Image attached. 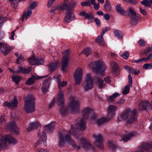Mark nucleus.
<instances>
[{
  "label": "nucleus",
  "instance_id": "nucleus-1",
  "mask_svg": "<svg viewBox=\"0 0 152 152\" xmlns=\"http://www.w3.org/2000/svg\"><path fill=\"white\" fill-rule=\"evenodd\" d=\"M76 126H71V129L69 132L71 134H74L76 137L80 139V146L77 145L75 144V141L71 138L69 135L66 134L65 137L64 133L63 131L59 132V145L60 146H63L66 141L71 145L77 150H80L81 148H82L83 150L88 151L93 149L94 148V146L91 144L88 139L86 138H82V135H79V130L76 129Z\"/></svg>",
  "mask_w": 152,
  "mask_h": 152
},
{
  "label": "nucleus",
  "instance_id": "nucleus-2",
  "mask_svg": "<svg viewBox=\"0 0 152 152\" xmlns=\"http://www.w3.org/2000/svg\"><path fill=\"white\" fill-rule=\"evenodd\" d=\"M76 5V3L72 4L68 0H64L63 3L54 6L52 8L51 12L54 11L66 10V16L64 19L65 23H68L75 19L74 14L72 12L73 8Z\"/></svg>",
  "mask_w": 152,
  "mask_h": 152
},
{
  "label": "nucleus",
  "instance_id": "nucleus-3",
  "mask_svg": "<svg viewBox=\"0 0 152 152\" xmlns=\"http://www.w3.org/2000/svg\"><path fill=\"white\" fill-rule=\"evenodd\" d=\"M59 112L61 115H65L69 110H70L74 113L78 111L79 109V105L77 98L71 97L70 98V102L68 108L64 107L63 105H61Z\"/></svg>",
  "mask_w": 152,
  "mask_h": 152
},
{
  "label": "nucleus",
  "instance_id": "nucleus-4",
  "mask_svg": "<svg viewBox=\"0 0 152 152\" xmlns=\"http://www.w3.org/2000/svg\"><path fill=\"white\" fill-rule=\"evenodd\" d=\"M88 67L99 76H104V72L106 69V67L101 60L91 62L88 64Z\"/></svg>",
  "mask_w": 152,
  "mask_h": 152
},
{
  "label": "nucleus",
  "instance_id": "nucleus-5",
  "mask_svg": "<svg viewBox=\"0 0 152 152\" xmlns=\"http://www.w3.org/2000/svg\"><path fill=\"white\" fill-rule=\"evenodd\" d=\"M136 117V111L135 110L131 111L128 109L121 114L118 118V121H122L126 120V124H130L135 120Z\"/></svg>",
  "mask_w": 152,
  "mask_h": 152
},
{
  "label": "nucleus",
  "instance_id": "nucleus-6",
  "mask_svg": "<svg viewBox=\"0 0 152 152\" xmlns=\"http://www.w3.org/2000/svg\"><path fill=\"white\" fill-rule=\"evenodd\" d=\"M55 123L53 122L48 125L44 126L45 129L43 131L39 132L38 136L39 138V140L34 145V147L37 148L38 146L41 144L42 142L45 141L47 137L45 136V132H50L53 130L54 128Z\"/></svg>",
  "mask_w": 152,
  "mask_h": 152
},
{
  "label": "nucleus",
  "instance_id": "nucleus-7",
  "mask_svg": "<svg viewBox=\"0 0 152 152\" xmlns=\"http://www.w3.org/2000/svg\"><path fill=\"white\" fill-rule=\"evenodd\" d=\"M24 109L27 113H32L35 110L34 101V96L31 94L28 95L26 97Z\"/></svg>",
  "mask_w": 152,
  "mask_h": 152
},
{
  "label": "nucleus",
  "instance_id": "nucleus-8",
  "mask_svg": "<svg viewBox=\"0 0 152 152\" xmlns=\"http://www.w3.org/2000/svg\"><path fill=\"white\" fill-rule=\"evenodd\" d=\"M92 112V110L89 107H87L83 110L82 113L83 115V118L81 119L77 123V126L80 130H83L86 128L85 119L87 118Z\"/></svg>",
  "mask_w": 152,
  "mask_h": 152
},
{
  "label": "nucleus",
  "instance_id": "nucleus-9",
  "mask_svg": "<svg viewBox=\"0 0 152 152\" xmlns=\"http://www.w3.org/2000/svg\"><path fill=\"white\" fill-rule=\"evenodd\" d=\"M17 142V140L10 135H3L0 136V146L1 148L6 147L9 143L14 144Z\"/></svg>",
  "mask_w": 152,
  "mask_h": 152
},
{
  "label": "nucleus",
  "instance_id": "nucleus-10",
  "mask_svg": "<svg viewBox=\"0 0 152 152\" xmlns=\"http://www.w3.org/2000/svg\"><path fill=\"white\" fill-rule=\"evenodd\" d=\"M94 79L90 73L88 74L85 77V83L84 87L86 91L88 90L93 88Z\"/></svg>",
  "mask_w": 152,
  "mask_h": 152
},
{
  "label": "nucleus",
  "instance_id": "nucleus-11",
  "mask_svg": "<svg viewBox=\"0 0 152 152\" xmlns=\"http://www.w3.org/2000/svg\"><path fill=\"white\" fill-rule=\"evenodd\" d=\"M70 50L69 49L66 50L64 51L63 56L62 59V69L64 72L66 71V68L68 66V56Z\"/></svg>",
  "mask_w": 152,
  "mask_h": 152
},
{
  "label": "nucleus",
  "instance_id": "nucleus-12",
  "mask_svg": "<svg viewBox=\"0 0 152 152\" xmlns=\"http://www.w3.org/2000/svg\"><path fill=\"white\" fill-rule=\"evenodd\" d=\"M111 77L108 76L104 79V82L102 79L99 78H97L96 80V83L99 88H104L105 85L106 83H109L111 81Z\"/></svg>",
  "mask_w": 152,
  "mask_h": 152
},
{
  "label": "nucleus",
  "instance_id": "nucleus-13",
  "mask_svg": "<svg viewBox=\"0 0 152 152\" xmlns=\"http://www.w3.org/2000/svg\"><path fill=\"white\" fill-rule=\"evenodd\" d=\"M93 137L94 139V143L96 146L102 148L103 147L102 143V136L101 134H94Z\"/></svg>",
  "mask_w": 152,
  "mask_h": 152
},
{
  "label": "nucleus",
  "instance_id": "nucleus-14",
  "mask_svg": "<svg viewBox=\"0 0 152 152\" xmlns=\"http://www.w3.org/2000/svg\"><path fill=\"white\" fill-rule=\"evenodd\" d=\"M5 126L7 130L15 132L17 135L19 134V129L16 127L15 123L14 121L8 123L5 125Z\"/></svg>",
  "mask_w": 152,
  "mask_h": 152
},
{
  "label": "nucleus",
  "instance_id": "nucleus-15",
  "mask_svg": "<svg viewBox=\"0 0 152 152\" xmlns=\"http://www.w3.org/2000/svg\"><path fill=\"white\" fill-rule=\"evenodd\" d=\"M82 77V69L78 68L76 69L74 73V78L75 83L76 84H80Z\"/></svg>",
  "mask_w": 152,
  "mask_h": 152
},
{
  "label": "nucleus",
  "instance_id": "nucleus-16",
  "mask_svg": "<svg viewBox=\"0 0 152 152\" xmlns=\"http://www.w3.org/2000/svg\"><path fill=\"white\" fill-rule=\"evenodd\" d=\"M28 61L30 64L33 65L42 64L45 63L43 58H36L34 57L28 58Z\"/></svg>",
  "mask_w": 152,
  "mask_h": 152
},
{
  "label": "nucleus",
  "instance_id": "nucleus-17",
  "mask_svg": "<svg viewBox=\"0 0 152 152\" xmlns=\"http://www.w3.org/2000/svg\"><path fill=\"white\" fill-rule=\"evenodd\" d=\"M116 110V107L115 106L113 105L109 106L107 107V117L110 120L112 119L115 116Z\"/></svg>",
  "mask_w": 152,
  "mask_h": 152
},
{
  "label": "nucleus",
  "instance_id": "nucleus-18",
  "mask_svg": "<svg viewBox=\"0 0 152 152\" xmlns=\"http://www.w3.org/2000/svg\"><path fill=\"white\" fill-rule=\"evenodd\" d=\"M31 68L30 67H29L28 68H26L23 67H19L17 68V70L15 72H14L11 69L10 70L13 73L16 72L26 74L29 73L31 71Z\"/></svg>",
  "mask_w": 152,
  "mask_h": 152
},
{
  "label": "nucleus",
  "instance_id": "nucleus-19",
  "mask_svg": "<svg viewBox=\"0 0 152 152\" xmlns=\"http://www.w3.org/2000/svg\"><path fill=\"white\" fill-rule=\"evenodd\" d=\"M64 92L61 90L59 91L58 94V96L57 102L58 103L59 106L62 105V106L64 103Z\"/></svg>",
  "mask_w": 152,
  "mask_h": 152
},
{
  "label": "nucleus",
  "instance_id": "nucleus-20",
  "mask_svg": "<svg viewBox=\"0 0 152 152\" xmlns=\"http://www.w3.org/2000/svg\"><path fill=\"white\" fill-rule=\"evenodd\" d=\"M18 104L17 99L15 97L13 100L10 103L8 102H5L4 103L3 105L5 107L14 108L17 107Z\"/></svg>",
  "mask_w": 152,
  "mask_h": 152
},
{
  "label": "nucleus",
  "instance_id": "nucleus-21",
  "mask_svg": "<svg viewBox=\"0 0 152 152\" xmlns=\"http://www.w3.org/2000/svg\"><path fill=\"white\" fill-rule=\"evenodd\" d=\"M11 49V47L4 42H3V45L1 47V52L4 55L8 54Z\"/></svg>",
  "mask_w": 152,
  "mask_h": 152
},
{
  "label": "nucleus",
  "instance_id": "nucleus-22",
  "mask_svg": "<svg viewBox=\"0 0 152 152\" xmlns=\"http://www.w3.org/2000/svg\"><path fill=\"white\" fill-rule=\"evenodd\" d=\"M54 78L57 83L59 90H60L61 87L66 86L67 84L66 81H63L61 82L60 78L58 76L55 77Z\"/></svg>",
  "mask_w": 152,
  "mask_h": 152
},
{
  "label": "nucleus",
  "instance_id": "nucleus-23",
  "mask_svg": "<svg viewBox=\"0 0 152 152\" xmlns=\"http://www.w3.org/2000/svg\"><path fill=\"white\" fill-rule=\"evenodd\" d=\"M128 78L129 83L130 86L127 85L125 86V88L123 90L122 93L124 95H126L129 93L130 90L129 86L130 87L132 86V78L130 74L129 75Z\"/></svg>",
  "mask_w": 152,
  "mask_h": 152
},
{
  "label": "nucleus",
  "instance_id": "nucleus-24",
  "mask_svg": "<svg viewBox=\"0 0 152 152\" xmlns=\"http://www.w3.org/2000/svg\"><path fill=\"white\" fill-rule=\"evenodd\" d=\"M50 79L48 78L43 83L42 86V91L43 93H46L49 88Z\"/></svg>",
  "mask_w": 152,
  "mask_h": 152
},
{
  "label": "nucleus",
  "instance_id": "nucleus-25",
  "mask_svg": "<svg viewBox=\"0 0 152 152\" xmlns=\"http://www.w3.org/2000/svg\"><path fill=\"white\" fill-rule=\"evenodd\" d=\"M59 67V64L57 61L52 62L49 64V68L50 71L52 72L57 69Z\"/></svg>",
  "mask_w": 152,
  "mask_h": 152
},
{
  "label": "nucleus",
  "instance_id": "nucleus-26",
  "mask_svg": "<svg viewBox=\"0 0 152 152\" xmlns=\"http://www.w3.org/2000/svg\"><path fill=\"white\" fill-rule=\"evenodd\" d=\"M47 76H33L32 77L29 78L26 82V84L29 85L33 84L35 80H38L40 78L46 77Z\"/></svg>",
  "mask_w": 152,
  "mask_h": 152
},
{
  "label": "nucleus",
  "instance_id": "nucleus-27",
  "mask_svg": "<svg viewBox=\"0 0 152 152\" xmlns=\"http://www.w3.org/2000/svg\"><path fill=\"white\" fill-rule=\"evenodd\" d=\"M110 67L113 73L117 72L118 71V66L117 64L115 62L112 61L111 62Z\"/></svg>",
  "mask_w": 152,
  "mask_h": 152
},
{
  "label": "nucleus",
  "instance_id": "nucleus-28",
  "mask_svg": "<svg viewBox=\"0 0 152 152\" xmlns=\"http://www.w3.org/2000/svg\"><path fill=\"white\" fill-rule=\"evenodd\" d=\"M32 13V11L29 10H28L27 12H26V11H25L22 15L21 19L22 22H23L24 18L26 19L29 18Z\"/></svg>",
  "mask_w": 152,
  "mask_h": 152
},
{
  "label": "nucleus",
  "instance_id": "nucleus-29",
  "mask_svg": "<svg viewBox=\"0 0 152 152\" xmlns=\"http://www.w3.org/2000/svg\"><path fill=\"white\" fill-rule=\"evenodd\" d=\"M40 123L38 122H32L30 124L28 128V132L30 131L31 129H34L40 126Z\"/></svg>",
  "mask_w": 152,
  "mask_h": 152
},
{
  "label": "nucleus",
  "instance_id": "nucleus-30",
  "mask_svg": "<svg viewBox=\"0 0 152 152\" xmlns=\"http://www.w3.org/2000/svg\"><path fill=\"white\" fill-rule=\"evenodd\" d=\"M134 135V134L132 133L123 135L121 137L122 140L124 142H126L130 140Z\"/></svg>",
  "mask_w": 152,
  "mask_h": 152
},
{
  "label": "nucleus",
  "instance_id": "nucleus-31",
  "mask_svg": "<svg viewBox=\"0 0 152 152\" xmlns=\"http://www.w3.org/2000/svg\"><path fill=\"white\" fill-rule=\"evenodd\" d=\"M80 15L85 17L86 18L90 20L93 19L94 18L93 14L91 13H88L84 11H82L80 13Z\"/></svg>",
  "mask_w": 152,
  "mask_h": 152
},
{
  "label": "nucleus",
  "instance_id": "nucleus-32",
  "mask_svg": "<svg viewBox=\"0 0 152 152\" xmlns=\"http://www.w3.org/2000/svg\"><path fill=\"white\" fill-rule=\"evenodd\" d=\"M110 120V119L107 117L106 118H102L97 120L96 124L98 126H100L102 125L104 123L109 121Z\"/></svg>",
  "mask_w": 152,
  "mask_h": 152
},
{
  "label": "nucleus",
  "instance_id": "nucleus-33",
  "mask_svg": "<svg viewBox=\"0 0 152 152\" xmlns=\"http://www.w3.org/2000/svg\"><path fill=\"white\" fill-rule=\"evenodd\" d=\"M115 9L118 13L123 15H125L126 14V12L121 7L120 4H118L116 6Z\"/></svg>",
  "mask_w": 152,
  "mask_h": 152
},
{
  "label": "nucleus",
  "instance_id": "nucleus-34",
  "mask_svg": "<svg viewBox=\"0 0 152 152\" xmlns=\"http://www.w3.org/2000/svg\"><path fill=\"white\" fill-rule=\"evenodd\" d=\"M150 104L148 101H143L141 102L139 105V108L141 110H145L147 108V106Z\"/></svg>",
  "mask_w": 152,
  "mask_h": 152
},
{
  "label": "nucleus",
  "instance_id": "nucleus-35",
  "mask_svg": "<svg viewBox=\"0 0 152 152\" xmlns=\"http://www.w3.org/2000/svg\"><path fill=\"white\" fill-rule=\"evenodd\" d=\"M130 21V23L132 25H134L137 24L138 21L140 19V17L138 15H135V16L131 17Z\"/></svg>",
  "mask_w": 152,
  "mask_h": 152
},
{
  "label": "nucleus",
  "instance_id": "nucleus-36",
  "mask_svg": "<svg viewBox=\"0 0 152 152\" xmlns=\"http://www.w3.org/2000/svg\"><path fill=\"white\" fill-rule=\"evenodd\" d=\"M120 94L117 93H114L112 95L108 97L107 98V101L109 102L113 101L116 99L117 97L119 96Z\"/></svg>",
  "mask_w": 152,
  "mask_h": 152
},
{
  "label": "nucleus",
  "instance_id": "nucleus-37",
  "mask_svg": "<svg viewBox=\"0 0 152 152\" xmlns=\"http://www.w3.org/2000/svg\"><path fill=\"white\" fill-rule=\"evenodd\" d=\"M103 36L101 35L100 36H98L96 39V42L102 46L104 45V41L103 38Z\"/></svg>",
  "mask_w": 152,
  "mask_h": 152
},
{
  "label": "nucleus",
  "instance_id": "nucleus-38",
  "mask_svg": "<svg viewBox=\"0 0 152 152\" xmlns=\"http://www.w3.org/2000/svg\"><path fill=\"white\" fill-rule=\"evenodd\" d=\"M127 13L130 18L136 15L135 12L133 9L130 7L128 9Z\"/></svg>",
  "mask_w": 152,
  "mask_h": 152
},
{
  "label": "nucleus",
  "instance_id": "nucleus-39",
  "mask_svg": "<svg viewBox=\"0 0 152 152\" xmlns=\"http://www.w3.org/2000/svg\"><path fill=\"white\" fill-rule=\"evenodd\" d=\"M104 8L107 11L110 12L111 10V6L110 3L108 0H106L105 4L104 5Z\"/></svg>",
  "mask_w": 152,
  "mask_h": 152
},
{
  "label": "nucleus",
  "instance_id": "nucleus-40",
  "mask_svg": "<svg viewBox=\"0 0 152 152\" xmlns=\"http://www.w3.org/2000/svg\"><path fill=\"white\" fill-rule=\"evenodd\" d=\"M114 33L115 36L119 39L122 38V32L118 30H115L114 31Z\"/></svg>",
  "mask_w": 152,
  "mask_h": 152
},
{
  "label": "nucleus",
  "instance_id": "nucleus-41",
  "mask_svg": "<svg viewBox=\"0 0 152 152\" xmlns=\"http://www.w3.org/2000/svg\"><path fill=\"white\" fill-rule=\"evenodd\" d=\"M82 53L86 55V56H88L91 53V50L90 48H88L83 50Z\"/></svg>",
  "mask_w": 152,
  "mask_h": 152
},
{
  "label": "nucleus",
  "instance_id": "nucleus-42",
  "mask_svg": "<svg viewBox=\"0 0 152 152\" xmlns=\"http://www.w3.org/2000/svg\"><path fill=\"white\" fill-rule=\"evenodd\" d=\"M12 78L13 81L17 84H18L19 81H20L21 79L20 77L16 75L12 76Z\"/></svg>",
  "mask_w": 152,
  "mask_h": 152
},
{
  "label": "nucleus",
  "instance_id": "nucleus-43",
  "mask_svg": "<svg viewBox=\"0 0 152 152\" xmlns=\"http://www.w3.org/2000/svg\"><path fill=\"white\" fill-rule=\"evenodd\" d=\"M23 61L24 57L22 55H20V56L16 60V63L18 64L21 65Z\"/></svg>",
  "mask_w": 152,
  "mask_h": 152
},
{
  "label": "nucleus",
  "instance_id": "nucleus-44",
  "mask_svg": "<svg viewBox=\"0 0 152 152\" xmlns=\"http://www.w3.org/2000/svg\"><path fill=\"white\" fill-rule=\"evenodd\" d=\"M151 148H152V144H151L150 143H146L142 145L141 149L145 150Z\"/></svg>",
  "mask_w": 152,
  "mask_h": 152
},
{
  "label": "nucleus",
  "instance_id": "nucleus-45",
  "mask_svg": "<svg viewBox=\"0 0 152 152\" xmlns=\"http://www.w3.org/2000/svg\"><path fill=\"white\" fill-rule=\"evenodd\" d=\"M141 4L143 5L148 7H150L151 5V3L150 1H149L147 0H145L142 1L141 2Z\"/></svg>",
  "mask_w": 152,
  "mask_h": 152
},
{
  "label": "nucleus",
  "instance_id": "nucleus-46",
  "mask_svg": "<svg viewBox=\"0 0 152 152\" xmlns=\"http://www.w3.org/2000/svg\"><path fill=\"white\" fill-rule=\"evenodd\" d=\"M129 73L132 74L137 75L140 72L138 70L135 69H133L131 67Z\"/></svg>",
  "mask_w": 152,
  "mask_h": 152
},
{
  "label": "nucleus",
  "instance_id": "nucleus-47",
  "mask_svg": "<svg viewBox=\"0 0 152 152\" xmlns=\"http://www.w3.org/2000/svg\"><path fill=\"white\" fill-rule=\"evenodd\" d=\"M143 67L145 69H151L152 68V64H145L144 65Z\"/></svg>",
  "mask_w": 152,
  "mask_h": 152
},
{
  "label": "nucleus",
  "instance_id": "nucleus-48",
  "mask_svg": "<svg viewBox=\"0 0 152 152\" xmlns=\"http://www.w3.org/2000/svg\"><path fill=\"white\" fill-rule=\"evenodd\" d=\"M37 5V2L34 1L31 4L29 7V9L31 10H33L35 9Z\"/></svg>",
  "mask_w": 152,
  "mask_h": 152
},
{
  "label": "nucleus",
  "instance_id": "nucleus-49",
  "mask_svg": "<svg viewBox=\"0 0 152 152\" xmlns=\"http://www.w3.org/2000/svg\"><path fill=\"white\" fill-rule=\"evenodd\" d=\"M4 116L3 115L0 116V125H4L5 123Z\"/></svg>",
  "mask_w": 152,
  "mask_h": 152
},
{
  "label": "nucleus",
  "instance_id": "nucleus-50",
  "mask_svg": "<svg viewBox=\"0 0 152 152\" xmlns=\"http://www.w3.org/2000/svg\"><path fill=\"white\" fill-rule=\"evenodd\" d=\"M152 51V46L151 47H148L146 48V50L144 51V53H142V55L144 54L147 55L149 53Z\"/></svg>",
  "mask_w": 152,
  "mask_h": 152
},
{
  "label": "nucleus",
  "instance_id": "nucleus-51",
  "mask_svg": "<svg viewBox=\"0 0 152 152\" xmlns=\"http://www.w3.org/2000/svg\"><path fill=\"white\" fill-rule=\"evenodd\" d=\"M138 43L139 45L141 46H144L145 45V41L142 39H140L139 40Z\"/></svg>",
  "mask_w": 152,
  "mask_h": 152
},
{
  "label": "nucleus",
  "instance_id": "nucleus-52",
  "mask_svg": "<svg viewBox=\"0 0 152 152\" xmlns=\"http://www.w3.org/2000/svg\"><path fill=\"white\" fill-rule=\"evenodd\" d=\"M109 145L112 148L114 149L115 147V143L113 141H110L108 142Z\"/></svg>",
  "mask_w": 152,
  "mask_h": 152
},
{
  "label": "nucleus",
  "instance_id": "nucleus-53",
  "mask_svg": "<svg viewBox=\"0 0 152 152\" xmlns=\"http://www.w3.org/2000/svg\"><path fill=\"white\" fill-rule=\"evenodd\" d=\"M55 1L56 0H48L47 3L48 7L49 8L51 7Z\"/></svg>",
  "mask_w": 152,
  "mask_h": 152
},
{
  "label": "nucleus",
  "instance_id": "nucleus-54",
  "mask_svg": "<svg viewBox=\"0 0 152 152\" xmlns=\"http://www.w3.org/2000/svg\"><path fill=\"white\" fill-rule=\"evenodd\" d=\"M110 28L108 26L103 28L102 30V33L101 34L102 36H103L107 31L108 30H110Z\"/></svg>",
  "mask_w": 152,
  "mask_h": 152
},
{
  "label": "nucleus",
  "instance_id": "nucleus-55",
  "mask_svg": "<svg viewBox=\"0 0 152 152\" xmlns=\"http://www.w3.org/2000/svg\"><path fill=\"white\" fill-rule=\"evenodd\" d=\"M81 5L83 6H91V4L89 2H83L81 3Z\"/></svg>",
  "mask_w": 152,
  "mask_h": 152
},
{
  "label": "nucleus",
  "instance_id": "nucleus-56",
  "mask_svg": "<svg viewBox=\"0 0 152 152\" xmlns=\"http://www.w3.org/2000/svg\"><path fill=\"white\" fill-rule=\"evenodd\" d=\"M129 53L128 52H126L122 54L121 56L124 59H126L129 56Z\"/></svg>",
  "mask_w": 152,
  "mask_h": 152
},
{
  "label": "nucleus",
  "instance_id": "nucleus-57",
  "mask_svg": "<svg viewBox=\"0 0 152 152\" xmlns=\"http://www.w3.org/2000/svg\"><path fill=\"white\" fill-rule=\"evenodd\" d=\"M94 21L97 26H99L101 25L100 20L97 18H94Z\"/></svg>",
  "mask_w": 152,
  "mask_h": 152
},
{
  "label": "nucleus",
  "instance_id": "nucleus-58",
  "mask_svg": "<svg viewBox=\"0 0 152 152\" xmlns=\"http://www.w3.org/2000/svg\"><path fill=\"white\" fill-rule=\"evenodd\" d=\"M125 101V100L124 99H121L118 101L117 102L116 104H119V105H121L123 104Z\"/></svg>",
  "mask_w": 152,
  "mask_h": 152
},
{
  "label": "nucleus",
  "instance_id": "nucleus-59",
  "mask_svg": "<svg viewBox=\"0 0 152 152\" xmlns=\"http://www.w3.org/2000/svg\"><path fill=\"white\" fill-rule=\"evenodd\" d=\"M143 61H144L146 62V58H143L141 59H139L137 60H135V62L136 63H138L140 62H141Z\"/></svg>",
  "mask_w": 152,
  "mask_h": 152
},
{
  "label": "nucleus",
  "instance_id": "nucleus-60",
  "mask_svg": "<svg viewBox=\"0 0 152 152\" xmlns=\"http://www.w3.org/2000/svg\"><path fill=\"white\" fill-rule=\"evenodd\" d=\"M140 12L144 15H146L147 14V12L144 9H142L141 7L139 8Z\"/></svg>",
  "mask_w": 152,
  "mask_h": 152
},
{
  "label": "nucleus",
  "instance_id": "nucleus-61",
  "mask_svg": "<svg viewBox=\"0 0 152 152\" xmlns=\"http://www.w3.org/2000/svg\"><path fill=\"white\" fill-rule=\"evenodd\" d=\"M128 1H126V2L130 3L131 4H136L137 3V2L136 1L133 0H128Z\"/></svg>",
  "mask_w": 152,
  "mask_h": 152
},
{
  "label": "nucleus",
  "instance_id": "nucleus-62",
  "mask_svg": "<svg viewBox=\"0 0 152 152\" xmlns=\"http://www.w3.org/2000/svg\"><path fill=\"white\" fill-rule=\"evenodd\" d=\"M94 8L95 10H97L99 9V4H94Z\"/></svg>",
  "mask_w": 152,
  "mask_h": 152
},
{
  "label": "nucleus",
  "instance_id": "nucleus-63",
  "mask_svg": "<svg viewBox=\"0 0 152 152\" xmlns=\"http://www.w3.org/2000/svg\"><path fill=\"white\" fill-rule=\"evenodd\" d=\"M38 152H50L46 149H44L42 148H40L38 150Z\"/></svg>",
  "mask_w": 152,
  "mask_h": 152
},
{
  "label": "nucleus",
  "instance_id": "nucleus-64",
  "mask_svg": "<svg viewBox=\"0 0 152 152\" xmlns=\"http://www.w3.org/2000/svg\"><path fill=\"white\" fill-rule=\"evenodd\" d=\"M104 17V18L107 20H109L110 18V16L108 14L105 15Z\"/></svg>",
  "mask_w": 152,
  "mask_h": 152
}]
</instances>
